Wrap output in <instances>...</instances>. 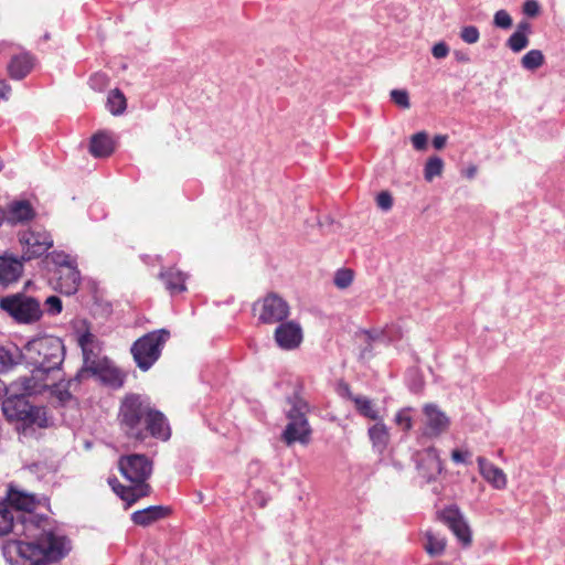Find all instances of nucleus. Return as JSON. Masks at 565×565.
I'll use <instances>...</instances> for the list:
<instances>
[{
	"mask_svg": "<svg viewBox=\"0 0 565 565\" xmlns=\"http://www.w3.org/2000/svg\"><path fill=\"white\" fill-rule=\"evenodd\" d=\"M12 509L0 502V536L13 532L25 540L14 543L15 552L30 565H46L63 558L71 550L70 542L55 531L47 518L36 514H22L14 521Z\"/></svg>",
	"mask_w": 565,
	"mask_h": 565,
	"instance_id": "f257e3e1",
	"label": "nucleus"
},
{
	"mask_svg": "<svg viewBox=\"0 0 565 565\" xmlns=\"http://www.w3.org/2000/svg\"><path fill=\"white\" fill-rule=\"evenodd\" d=\"M65 358L63 341L45 335L30 340L22 348L23 363L31 369V375L21 377L22 390L42 393L50 386L49 380L60 371Z\"/></svg>",
	"mask_w": 565,
	"mask_h": 565,
	"instance_id": "f03ea898",
	"label": "nucleus"
},
{
	"mask_svg": "<svg viewBox=\"0 0 565 565\" xmlns=\"http://www.w3.org/2000/svg\"><path fill=\"white\" fill-rule=\"evenodd\" d=\"M117 420L127 437L145 440L148 435L168 440L171 429L166 416L152 407L150 401L140 394L129 393L120 402Z\"/></svg>",
	"mask_w": 565,
	"mask_h": 565,
	"instance_id": "7ed1b4c3",
	"label": "nucleus"
},
{
	"mask_svg": "<svg viewBox=\"0 0 565 565\" xmlns=\"http://www.w3.org/2000/svg\"><path fill=\"white\" fill-rule=\"evenodd\" d=\"M9 392L13 393L7 396L2 402V412L8 420L21 422L25 426H46L47 419L44 408L33 406L29 403L26 395H31L32 393L22 390L21 379L13 382L8 387V393Z\"/></svg>",
	"mask_w": 565,
	"mask_h": 565,
	"instance_id": "20e7f679",
	"label": "nucleus"
},
{
	"mask_svg": "<svg viewBox=\"0 0 565 565\" xmlns=\"http://www.w3.org/2000/svg\"><path fill=\"white\" fill-rule=\"evenodd\" d=\"M119 471L124 478L135 483L136 487H124L115 478H109L108 483L128 505L132 504L140 497L149 492V486L145 484L146 479L151 475L152 461H118Z\"/></svg>",
	"mask_w": 565,
	"mask_h": 565,
	"instance_id": "39448f33",
	"label": "nucleus"
},
{
	"mask_svg": "<svg viewBox=\"0 0 565 565\" xmlns=\"http://www.w3.org/2000/svg\"><path fill=\"white\" fill-rule=\"evenodd\" d=\"M290 408L286 413L288 424L282 431L281 438L287 445L296 441L305 444L311 435L307 415L310 412L309 403L298 393L287 398Z\"/></svg>",
	"mask_w": 565,
	"mask_h": 565,
	"instance_id": "423d86ee",
	"label": "nucleus"
},
{
	"mask_svg": "<svg viewBox=\"0 0 565 565\" xmlns=\"http://www.w3.org/2000/svg\"><path fill=\"white\" fill-rule=\"evenodd\" d=\"M0 309L18 324H34L44 313L40 299L23 291L0 297Z\"/></svg>",
	"mask_w": 565,
	"mask_h": 565,
	"instance_id": "0eeeda50",
	"label": "nucleus"
},
{
	"mask_svg": "<svg viewBox=\"0 0 565 565\" xmlns=\"http://www.w3.org/2000/svg\"><path fill=\"white\" fill-rule=\"evenodd\" d=\"M169 338V330L159 329L137 339L130 349L137 366L142 371H148L159 360Z\"/></svg>",
	"mask_w": 565,
	"mask_h": 565,
	"instance_id": "6e6552de",
	"label": "nucleus"
},
{
	"mask_svg": "<svg viewBox=\"0 0 565 565\" xmlns=\"http://www.w3.org/2000/svg\"><path fill=\"white\" fill-rule=\"evenodd\" d=\"M19 243L22 246L23 260L38 258L53 246L51 234L38 226L20 232Z\"/></svg>",
	"mask_w": 565,
	"mask_h": 565,
	"instance_id": "1a4fd4ad",
	"label": "nucleus"
},
{
	"mask_svg": "<svg viewBox=\"0 0 565 565\" xmlns=\"http://www.w3.org/2000/svg\"><path fill=\"white\" fill-rule=\"evenodd\" d=\"M258 320L265 324L280 323L285 321L289 313L288 302L275 292H269L260 301Z\"/></svg>",
	"mask_w": 565,
	"mask_h": 565,
	"instance_id": "9d476101",
	"label": "nucleus"
},
{
	"mask_svg": "<svg viewBox=\"0 0 565 565\" xmlns=\"http://www.w3.org/2000/svg\"><path fill=\"white\" fill-rule=\"evenodd\" d=\"M438 519L455 534L463 547L471 544V530L457 507H448L438 513Z\"/></svg>",
	"mask_w": 565,
	"mask_h": 565,
	"instance_id": "9b49d317",
	"label": "nucleus"
},
{
	"mask_svg": "<svg viewBox=\"0 0 565 565\" xmlns=\"http://www.w3.org/2000/svg\"><path fill=\"white\" fill-rule=\"evenodd\" d=\"M54 275V289L67 296L76 294L81 286V274L76 264L56 268Z\"/></svg>",
	"mask_w": 565,
	"mask_h": 565,
	"instance_id": "f8f14e48",
	"label": "nucleus"
},
{
	"mask_svg": "<svg viewBox=\"0 0 565 565\" xmlns=\"http://www.w3.org/2000/svg\"><path fill=\"white\" fill-rule=\"evenodd\" d=\"M275 340L279 348L294 350L298 348L302 341V329L295 321H282L275 330Z\"/></svg>",
	"mask_w": 565,
	"mask_h": 565,
	"instance_id": "ddd939ff",
	"label": "nucleus"
},
{
	"mask_svg": "<svg viewBox=\"0 0 565 565\" xmlns=\"http://www.w3.org/2000/svg\"><path fill=\"white\" fill-rule=\"evenodd\" d=\"M23 273V263L15 257L0 256V285L8 287L17 282Z\"/></svg>",
	"mask_w": 565,
	"mask_h": 565,
	"instance_id": "4468645a",
	"label": "nucleus"
},
{
	"mask_svg": "<svg viewBox=\"0 0 565 565\" xmlns=\"http://www.w3.org/2000/svg\"><path fill=\"white\" fill-rule=\"evenodd\" d=\"M426 416V429L430 436H438L449 426V418L436 405L427 404L424 407Z\"/></svg>",
	"mask_w": 565,
	"mask_h": 565,
	"instance_id": "2eb2a0df",
	"label": "nucleus"
},
{
	"mask_svg": "<svg viewBox=\"0 0 565 565\" xmlns=\"http://www.w3.org/2000/svg\"><path fill=\"white\" fill-rule=\"evenodd\" d=\"M170 513V509L162 505H152L140 511H136L131 515V520L135 524L140 526H149Z\"/></svg>",
	"mask_w": 565,
	"mask_h": 565,
	"instance_id": "dca6fc26",
	"label": "nucleus"
},
{
	"mask_svg": "<svg viewBox=\"0 0 565 565\" xmlns=\"http://www.w3.org/2000/svg\"><path fill=\"white\" fill-rule=\"evenodd\" d=\"M115 151V141L107 132H97L90 138L89 152L95 158L109 157Z\"/></svg>",
	"mask_w": 565,
	"mask_h": 565,
	"instance_id": "f3484780",
	"label": "nucleus"
},
{
	"mask_svg": "<svg viewBox=\"0 0 565 565\" xmlns=\"http://www.w3.org/2000/svg\"><path fill=\"white\" fill-rule=\"evenodd\" d=\"M34 58L29 53H22L12 57L8 65V72L11 78L22 79L33 68Z\"/></svg>",
	"mask_w": 565,
	"mask_h": 565,
	"instance_id": "a211bd4d",
	"label": "nucleus"
},
{
	"mask_svg": "<svg viewBox=\"0 0 565 565\" xmlns=\"http://www.w3.org/2000/svg\"><path fill=\"white\" fill-rule=\"evenodd\" d=\"M8 501L10 505L19 511V515L15 516L18 521L21 519L22 514H32L31 510L34 509L36 504L34 495L13 489L8 493Z\"/></svg>",
	"mask_w": 565,
	"mask_h": 565,
	"instance_id": "6ab92c4d",
	"label": "nucleus"
},
{
	"mask_svg": "<svg viewBox=\"0 0 565 565\" xmlns=\"http://www.w3.org/2000/svg\"><path fill=\"white\" fill-rule=\"evenodd\" d=\"M482 477L495 489H504L507 486V476L502 469L498 468L492 461H478Z\"/></svg>",
	"mask_w": 565,
	"mask_h": 565,
	"instance_id": "aec40b11",
	"label": "nucleus"
},
{
	"mask_svg": "<svg viewBox=\"0 0 565 565\" xmlns=\"http://www.w3.org/2000/svg\"><path fill=\"white\" fill-rule=\"evenodd\" d=\"M160 278L170 294H180L185 290V277L175 268H168L162 271Z\"/></svg>",
	"mask_w": 565,
	"mask_h": 565,
	"instance_id": "412c9836",
	"label": "nucleus"
},
{
	"mask_svg": "<svg viewBox=\"0 0 565 565\" xmlns=\"http://www.w3.org/2000/svg\"><path fill=\"white\" fill-rule=\"evenodd\" d=\"M21 362H23L22 349L18 347L12 349L0 347V374L11 371Z\"/></svg>",
	"mask_w": 565,
	"mask_h": 565,
	"instance_id": "4be33fe9",
	"label": "nucleus"
},
{
	"mask_svg": "<svg viewBox=\"0 0 565 565\" xmlns=\"http://www.w3.org/2000/svg\"><path fill=\"white\" fill-rule=\"evenodd\" d=\"M530 31V24L527 22H521L518 24L516 31L510 35L507 41V45L510 50L518 53L524 50L529 45L527 32Z\"/></svg>",
	"mask_w": 565,
	"mask_h": 565,
	"instance_id": "5701e85b",
	"label": "nucleus"
},
{
	"mask_svg": "<svg viewBox=\"0 0 565 565\" xmlns=\"http://www.w3.org/2000/svg\"><path fill=\"white\" fill-rule=\"evenodd\" d=\"M345 394L347 397L354 403L356 411L361 415L370 419H376L379 417L377 411L374 408L373 403L367 397L352 394L349 386H345Z\"/></svg>",
	"mask_w": 565,
	"mask_h": 565,
	"instance_id": "b1692460",
	"label": "nucleus"
},
{
	"mask_svg": "<svg viewBox=\"0 0 565 565\" xmlns=\"http://www.w3.org/2000/svg\"><path fill=\"white\" fill-rule=\"evenodd\" d=\"M93 374L99 376V379L113 388H120L125 382V374L116 367H102L98 366V371H94Z\"/></svg>",
	"mask_w": 565,
	"mask_h": 565,
	"instance_id": "393cba45",
	"label": "nucleus"
},
{
	"mask_svg": "<svg viewBox=\"0 0 565 565\" xmlns=\"http://www.w3.org/2000/svg\"><path fill=\"white\" fill-rule=\"evenodd\" d=\"M369 436L373 448L381 455L386 449L388 443V431L384 423H376L369 429Z\"/></svg>",
	"mask_w": 565,
	"mask_h": 565,
	"instance_id": "a878e982",
	"label": "nucleus"
},
{
	"mask_svg": "<svg viewBox=\"0 0 565 565\" xmlns=\"http://www.w3.org/2000/svg\"><path fill=\"white\" fill-rule=\"evenodd\" d=\"M425 542L423 546L430 556H438L444 553L446 547V540L438 533L428 530L424 534Z\"/></svg>",
	"mask_w": 565,
	"mask_h": 565,
	"instance_id": "bb28decb",
	"label": "nucleus"
},
{
	"mask_svg": "<svg viewBox=\"0 0 565 565\" xmlns=\"http://www.w3.org/2000/svg\"><path fill=\"white\" fill-rule=\"evenodd\" d=\"M106 107L113 115H121L127 107V100L124 93L118 88L110 90L107 97Z\"/></svg>",
	"mask_w": 565,
	"mask_h": 565,
	"instance_id": "cd10ccee",
	"label": "nucleus"
},
{
	"mask_svg": "<svg viewBox=\"0 0 565 565\" xmlns=\"http://www.w3.org/2000/svg\"><path fill=\"white\" fill-rule=\"evenodd\" d=\"M10 216L12 221L25 222L34 217L32 205L26 201L15 202L10 207Z\"/></svg>",
	"mask_w": 565,
	"mask_h": 565,
	"instance_id": "c85d7f7f",
	"label": "nucleus"
},
{
	"mask_svg": "<svg viewBox=\"0 0 565 565\" xmlns=\"http://www.w3.org/2000/svg\"><path fill=\"white\" fill-rule=\"evenodd\" d=\"M416 469L426 482H430L441 472V461H417Z\"/></svg>",
	"mask_w": 565,
	"mask_h": 565,
	"instance_id": "c756f323",
	"label": "nucleus"
},
{
	"mask_svg": "<svg viewBox=\"0 0 565 565\" xmlns=\"http://www.w3.org/2000/svg\"><path fill=\"white\" fill-rule=\"evenodd\" d=\"M444 160L440 157H429L424 167V178L427 182H431L436 177H440L444 171Z\"/></svg>",
	"mask_w": 565,
	"mask_h": 565,
	"instance_id": "7c9ffc66",
	"label": "nucleus"
},
{
	"mask_svg": "<svg viewBox=\"0 0 565 565\" xmlns=\"http://www.w3.org/2000/svg\"><path fill=\"white\" fill-rule=\"evenodd\" d=\"M545 62L544 54L540 50H531L521 58V65L529 71H535Z\"/></svg>",
	"mask_w": 565,
	"mask_h": 565,
	"instance_id": "2f4dec72",
	"label": "nucleus"
},
{
	"mask_svg": "<svg viewBox=\"0 0 565 565\" xmlns=\"http://www.w3.org/2000/svg\"><path fill=\"white\" fill-rule=\"evenodd\" d=\"M84 358V366L82 370L76 374L75 380L81 381L86 373L94 371H98L99 364L95 361V356L93 353V350L87 348V354H83Z\"/></svg>",
	"mask_w": 565,
	"mask_h": 565,
	"instance_id": "473e14b6",
	"label": "nucleus"
},
{
	"mask_svg": "<svg viewBox=\"0 0 565 565\" xmlns=\"http://www.w3.org/2000/svg\"><path fill=\"white\" fill-rule=\"evenodd\" d=\"M391 99L394 102L396 106H398L402 109L411 108L409 95L405 89L391 90Z\"/></svg>",
	"mask_w": 565,
	"mask_h": 565,
	"instance_id": "72a5a7b5",
	"label": "nucleus"
},
{
	"mask_svg": "<svg viewBox=\"0 0 565 565\" xmlns=\"http://www.w3.org/2000/svg\"><path fill=\"white\" fill-rule=\"evenodd\" d=\"M394 422L402 430L411 429L413 426L411 408H405V409L399 411L395 415Z\"/></svg>",
	"mask_w": 565,
	"mask_h": 565,
	"instance_id": "f704fd0d",
	"label": "nucleus"
},
{
	"mask_svg": "<svg viewBox=\"0 0 565 565\" xmlns=\"http://www.w3.org/2000/svg\"><path fill=\"white\" fill-rule=\"evenodd\" d=\"M46 258L56 265V268H62L63 266H72L75 264L71 256L64 252H52L50 255H47Z\"/></svg>",
	"mask_w": 565,
	"mask_h": 565,
	"instance_id": "c9c22d12",
	"label": "nucleus"
},
{
	"mask_svg": "<svg viewBox=\"0 0 565 565\" xmlns=\"http://www.w3.org/2000/svg\"><path fill=\"white\" fill-rule=\"evenodd\" d=\"M493 24L500 29H510L513 24L512 18L507 10H499L494 13Z\"/></svg>",
	"mask_w": 565,
	"mask_h": 565,
	"instance_id": "e433bc0d",
	"label": "nucleus"
},
{
	"mask_svg": "<svg viewBox=\"0 0 565 565\" xmlns=\"http://www.w3.org/2000/svg\"><path fill=\"white\" fill-rule=\"evenodd\" d=\"M353 280V273L350 269H340L334 276V285L341 289L349 287Z\"/></svg>",
	"mask_w": 565,
	"mask_h": 565,
	"instance_id": "4c0bfd02",
	"label": "nucleus"
},
{
	"mask_svg": "<svg viewBox=\"0 0 565 565\" xmlns=\"http://www.w3.org/2000/svg\"><path fill=\"white\" fill-rule=\"evenodd\" d=\"M460 38L463 42L468 44H475L479 41L480 33L477 26L468 25L461 29Z\"/></svg>",
	"mask_w": 565,
	"mask_h": 565,
	"instance_id": "58836bf2",
	"label": "nucleus"
},
{
	"mask_svg": "<svg viewBox=\"0 0 565 565\" xmlns=\"http://www.w3.org/2000/svg\"><path fill=\"white\" fill-rule=\"evenodd\" d=\"M50 386L45 390L51 388L52 394L55 395L62 403H65L71 399L72 395L67 388H60V384L55 383L54 375L49 380Z\"/></svg>",
	"mask_w": 565,
	"mask_h": 565,
	"instance_id": "ea45409f",
	"label": "nucleus"
},
{
	"mask_svg": "<svg viewBox=\"0 0 565 565\" xmlns=\"http://www.w3.org/2000/svg\"><path fill=\"white\" fill-rule=\"evenodd\" d=\"M44 306L46 312L51 316H56L62 312V300L57 296H50L45 299Z\"/></svg>",
	"mask_w": 565,
	"mask_h": 565,
	"instance_id": "a19ab883",
	"label": "nucleus"
},
{
	"mask_svg": "<svg viewBox=\"0 0 565 565\" xmlns=\"http://www.w3.org/2000/svg\"><path fill=\"white\" fill-rule=\"evenodd\" d=\"M411 139L416 150L423 151L427 149L428 135L425 131L414 134Z\"/></svg>",
	"mask_w": 565,
	"mask_h": 565,
	"instance_id": "79ce46f5",
	"label": "nucleus"
},
{
	"mask_svg": "<svg viewBox=\"0 0 565 565\" xmlns=\"http://www.w3.org/2000/svg\"><path fill=\"white\" fill-rule=\"evenodd\" d=\"M448 53H449V47L444 42L436 43L431 49V54L436 58H444L448 55Z\"/></svg>",
	"mask_w": 565,
	"mask_h": 565,
	"instance_id": "37998d69",
	"label": "nucleus"
},
{
	"mask_svg": "<svg viewBox=\"0 0 565 565\" xmlns=\"http://www.w3.org/2000/svg\"><path fill=\"white\" fill-rule=\"evenodd\" d=\"M93 341L94 335L89 332H85L78 338V344L82 349L83 354H87V348H89Z\"/></svg>",
	"mask_w": 565,
	"mask_h": 565,
	"instance_id": "c03bdc74",
	"label": "nucleus"
},
{
	"mask_svg": "<svg viewBox=\"0 0 565 565\" xmlns=\"http://www.w3.org/2000/svg\"><path fill=\"white\" fill-rule=\"evenodd\" d=\"M254 501L258 505V508L265 509L268 505L270 498L268 494L262 491H257L254 494Z\"/></svg>",
	"mask_w": 565,
	"mask_h": 565,
	"instance_id": "a18cd8bd",
	"label": "nucleus"
},
{
	"mask_svg": "<svg viewBox=\"0 0 565 565\" xmlns=\"http://www.w3.org/2000/svg\"><path fill=\"white\" fill-rule=\"evenodd\" d=\"M108 78L105 74H95L90 77V85L92 87L98 86L99 89H102L103 86L107 85Z\"/></svg>",
	"mask_w": 565,
	"mask_h": 565,
	"instance_id": "49530a36",
	"label": "nucleus"
},
{
	"mask_svg": "<svg viewBox=\"0 0 565 565\" xmlns=\"http://www.w3.org/2000/svg\"><path fill=\"white\" fill-rule=\"evenodd\" d=\"M523 10L527 15L534 17L539 13V4L535 0H527L524 3Z\"/></svg>",
	"mask_w": 565,
	"mask_h": 565,
	"instance_id": "de8ad7c7",
	"label": "nucleus"
},
{
	"mask_svg": "<svg viewBox=\"0 0 565 565\" xmlns=\"http://www.w3.org/2000/svg\"><path fill=\"white\" fill-rule=\"evenodd\" d=\"M376 201H377V205L382 210H384V211L388 210V191H382L381 193H379Z\"/></svg>",
	"mask_w": 565,
	"mask_h": 565,
	"instance_id": "09e8293b",
	"label": "nucleus"
},
{
	"mask_svg": "<svg viewBox=\"0 0 565 565\" xmlns=\"http://www.w3.org/2000/svg\"><path fill=\"white\" fill-rule=\"evenodd\" d=\"M448 137L446 135H436L433 138V146L435 149L440 150L446 146Z\"/></svg>",
	"mask_w": 565,
	"mask_h": 565,
	"instance_id": "8fccbe9b",
	"label": "nucleus"
},
{
	"mask_svg": "<svg viewBox=\"0 0 565 565\" xmlns=\"http://www.w3.org/2000/svg\"><path fill=\"white\" fill-rule=\"evenodd\" d=\"M11 93V86L6 81H0V99H8Z\"/></svg>",
	"mask_w": 565,
	"mask_h": 565,
	"instance_id": "3c124183",
	"label": "nucleus"
},
{
	"mask_svg": "<svg viewBox=\"0 0 565 565\" xmlns=\"http://www.w3.org/2000/svg\"><path fill=\"white\" fill-rule=\"evenodd\" d=\"M471 454L467 450L461 449H454L451 452V459H466L467 457H470Z\"/></svg>",
	"mask_w": 565,
	"mask_h": 565,
	"instance_id": "603ef678",
	"label": "nucleus"
},
{
	"mask_svg": "<svg viewBox=\"0 0 565 565\" xmlns=\"http://www.w3.org/2000/svg\"><path fill=\"white\" fill-rule=\"evenodd\" d=\"M477 171H478L477 166L472 164V166L468 167L463 173H465L466 178L473 179L477 174Z\"/></svg>",
	"mask_w": 565,
	"mask_h": 565,
	"instance_id": "864d4df0",
	"label": "nucleus"
},
{
	"mask_svg": "<svg viewBox=\"0 0 565 565\" xmlns=\"http://www.w3.org/2000/svg\"><path fill=\"white\" fill-rule=\"evenodd\" d=\"M119 459H129V460H132V459H147L145 455H139V454H131V455H122L120 456Z\"/></svg>",
	"mask_w": 565,
	"mask_h": 565,
	"instance_id": "5fc2aeb1",
	"label": "nucleus"
},
{
	"mask_svg": "<svg viewBox=\"0 0 565 565\" xmlns=\"http://www.w3.org/2000/svg\"><path fill=\"white\" fill-rule=\"evenodd\" d=\"M3 394H8V387L2 381H0V397H2Z\"/></svg>",
	"mask_w": 565,
	"mask_h": 565,
	"instance_id": "6e6d98bb",
	"label": "nucleus"
}]
</instances>
